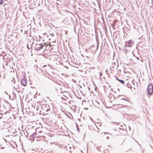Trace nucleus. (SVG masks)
<instances>
[{"instance_id": "obj_28", "label": "nucleus", "mask_w": 153, "mask_h": 153, "mask_svg": "<svg viewBox=\"0 0 153 153\" xmlns=\"http://www.w3.org/2000/svg\"><path fill=\"white\" fill-rule=\"evenodd\" d=\"M5 94H7V92H5Z\"/></svg>"}, {"instance_id": "obj_25", "label": "nucleus", "mask_w": 153, "mask_h": 153, "mask_svg": "<svg viewBox=\"0 0 153 153\" xmlns=\"http://www.w3.org/2000/svg\"><path fill=\"white\" fill-rule=\"evenodd\" d=\"M88 89L90 91V88L89 87H88Z\"/></svg>"}, {"instance_id": "obj_34", "label": "nucleus", "mask_w": 153, "mask_h": 153, "mask_svg": "<svg viewBox=\"0 0 153 153\" xmlns=\"http://www.w3.org/2000/svg\"><path fill=\"white\" fill-rule=\"evenodd\" d=\"M42 132V131H39V132Z\"/></svg>"}, {"instance_id": "obj_20", "label": "nucleus", "mask_w": 153, "mask_h": 153, "mask_svg": "<svg viewBox=\"0 0 153 153\" xmlns=\"http://www.w3.org/2000/svg\"><path fill=\"white\" fill-rule=\"evenodd\" d=\"M65 34H67V33H68L67 31H65Z\"/></svg>"}, {"instance_id": "obj_27", "label": "nucleus", "mask_w": 153, "mask_h": 153, "mask_svg": "<svg viewBox=\"0 0 153 153\" xmlns=\"http://www.w3.org/2000/svg\"><path fill=\"white\" fill-rule=\"evenodd\" d=\"M26 32V31H25V34Z\"/></svg>"}, {"instance_id": "obj_1", "label": "nucleus", "mask_w": 153, "mask_h": 153, "mask_svg": "<svg viewBox=\"0 0 153 153\" xmlns=\"http://www.w3.org/2000/svg\"><path fill=\"white\" fill-rule=\"evenodd\" d=\"M41 108L42 110H40V112H43L42 115H45L47 114L48 113V112L50 111V108L49 105H48L43 104L41 106Z\"/></svg>"}, {"instance_id": "obj_30", "label": "nucleus", "mask_w": 153, "mask_h": 153, "mask_svg": "<svg viewBox=\"0 0 153 153\" xmlns=\"http://www.w3.org/2000/svg\"><path fill=\"white\" fill-rule=\"evenodd\" d=\"M16 136V135H13V136Z\"/></svg>"}, {"instance_id": "obj_15", "label": "nucleus", "mask_w": 153, "mask_h": 153, "mask_svg": "<svg viewBox=\"0 0 153 153\" xmlns=\"http://www.w3.org/2000/svg\"><path fill=\"white\" fill-rule=\"evenodd\" d=\"M3 114L0 113V119H1L2 118L1 116L3 115Z\"/></svg>"}, {"instance_id": "obj_13", "label": "nucleus", "mask_w": 153, "mask_h": 153, "mask_svg": "<svg viewBox=\"0 0 153 153\" xmlns=\"http://www.w3.org/2000/svg\"><path fill=\"white\" fill-rule=\"evenodd\" d=\"M3 0H0V5H1L3 4Z\"/></svg>"}, {"instance_id": "obj_2", "label": "nucleus", "mask_w": 153, "mask_h": 153, "mask_svg": "<svg viewBox=\"0 0 153 153\" xmlns=\"http://www.w3.org/2000/svg\"><path fill=\"white\" fill-rule=\"evenodd\" d=\"M45 43L43 44H36V49L37 51H44L46 48V46L45 45Z\"/></svg>"}, {"instance_id": "obj_3", "label": "nucleus", "mask_w": 153, "mask_h": 153, "mask_svg": "<svg viewBox=\"0 0 153 153\" xmlns=\"http://www.w3.org/2000/svg\"><path fill=\"white\" fill-rule=\"evenodd\" d=\"M147 92L148 95L149 96L152 95L153 93V86L151 84H149L148 86Z\"/></svg>"}, {"instance_id": "obj_17", "label": "nucleus", "mask_w": 153, "mask_h": 153, "mask_svg": "<svg viewBox=\"0 0 153 153\" xmlns=\"http://www.w3.org/2000/svg\"><path fill=\"white\" fill-rule=\"evenodd\" d=\"M124 52H125V53H127V51L126 49H125L124 50Z\"/></svg>"}, {"instance_id": "obj_31", "label": "nucleus", "mask_w": 153, "mask_h": 153, "mask_svg": "<svg viewBox=\"0 0 153 153\" xmlns=\"http://www.w3.org/2000/svg\"><path fill=\"white\" fill-rule=\"evenodd\" d=\"M22 30H21V31L22 32Z\"/></svg>"}, {"instance_id": "obj_23", "label": "nucleus", "mask_w": 153, "mask_h": 153, "mask_svg": "<svg viewBox=\"0 0 153 153\" xmlns=\"http://www.w3.org/2000/svg\"><path fill=\"white\" fill-rule=\"evenodd\" d=\"M136 58H137V59L138 60H139V57H136Z\"/></svg>"}, {"instance_id": "obj_12", "label": "nucleus", "mask_w": 153, "mask_h": 153, "mask_svg": "<svg viewBox=\"0 0 153 153\" xmlns=\"http://www.w3.org/2000/svg\"><path fill=\"white\" fill-rule=\"evenodd\" d=\"M100 146H97V147H96V149L97 150H98L99 151H100Z\"/></svg>"}, {"instance_id": "obj_21", "label": "nucleus", "mask_w": 153, "mask_h": 153, "mask_svg": "<svg viewBox=\"0 0 153 153\" xmlns=\"http://www.w3.org/2000/svg\"><path fill=\"white\" fill-rule=\"evenodd\" d=\"M106 138H107V139H109V137L108 136H107Z\"/></svg>"}, {"instance_id": "obj_29", "label": "nucleus", "mask_w": 153, "mask_h": 153, "mask_svg": "<svg viewBox=\"0 0 153 153\" xmlns=\"http://www.w3.org/2000/svg\"><path fill=\"white\" fill-rule=\"evenodd\" d=\"M7 113V112H5V113H4V114H6V113Z\"/></svg>"}, {"instance_id": "obj_19", "label": "nucleus", "mask_w": 153, "mask_h": 153, "mask_svg": "<svg viewBox=\"0 0 153 153\" xmlns=\"http://www.w3.org/2000/svg\"><path fill=\"white\" fill-rule=\"evenodd\" d=\"M52 36H54V34L53 33H52L51 34H50Z\"/></svg>"}, {"instance_id": "obj_18", "label": "nucleus", "mask_w": 153, "mask_h": 153, "mask_svg": "<svg viewBox=\"0 0 153 153\" xmlns=\"http://www.w3.org/2000/svg\"><path fill=\"white\" fill-rule=\"evenodd\" d=\"M29 135V133H28L26 135V136L27 137Z\"/></svg>"}, {"instance_id": "obj_32", "label": "nucleus", "mask_w": 153, "mask_h": 153, "mask_svg": "<svg viewBox=\"0 0 153 153\" xmlns=\"http://www.w3.org/2000/svg\"><path fill=\"white\" fill-rule=\"evenodd\" d=\"M115 131H116V128H115Z\"/></svg>"}, {"instance_id": "obj_7", "label": "nucleus", "mask_w": 153, "mask_h": 153, "mask_svg": "<svg viewBox=\"0 0 153 153\" xmlns=\"http://www.w3.org/2000/svg\"><path fill=\"white\" fill-rule=\"evenodd\" d=\"M30 139L32 140L31 139H33L35 138V134H32L31 135H30Z\"/></svg>"}, {"instance_id": "obj_26", "label": "nucleus", "mask_w": 153, "mask_h": 153, "mask_svg": "<svg viewBox=\"0 0 153 153\" xmlns=\"http://www.w3.org/2000/svg\"><path fill=\"white\" fill-rule=\"evenodd\" d=\"M3 106L4 107V108H6V107H5V105H3Z\"/></svg>"}, {"instance_id": "obj_24", "label": "nucleus", "mask_w": 153, "mask_h": 153, "mask_svg": "<svg viewBox=\"0 0 153 153\" xmlns=\"http://www.w3.org/2000/svg\"><path fill=\"white\" fill-rule=\"evenodd\" d=\"M4 147H1V149H4Z\"/></svg>"}, {"instance_id": "obj_22", "label": "nucleus", "mask_w": 153, "mask_h": 153, "mask_svg": "<svg viewBox=\"0 0 153 153\" xmlns=\"http://www.w3.org/2000/svg\"><path fill=\"white\" fill-rule=\"evenodd\" d=\"M44 72H43V71H42V75H44Z\"/></svg>"}, {"instance_id": "obj_8", "label": "nucleus", "mask_w": 153, "mask_h": 153, "mask_svg": "<svg viewBox=\"0 0 153 153\" xmlns=\"http://www.w3.org/2000/svg\"><path fill=\"white\" fill-rule=\"evenodd\" d=\"M122 100H124L126 101H129V99L128 98H122L121 99Z\"/></svg>"}, {"instance_id": "obj_35", "label": "nucleus", "mask_w": 153, "mask_h": 153, "mask_svg": "<svg viewBox=\"0 0 153 153\" xmlns=\"http://www.w3.org/2000/svg\"><path fill=\"white\" fill-rule=\"evenodd\" d=\"M119 128L121 129V128Z\"/></svg>"}, {"instance_id": "obj_11", "label": "nucleus", "mask_w": 153, "mask_h": 153, "mask_svg": "<svg viewBox=\"0 0 153 153\" xmlns=\"http://www.w3.org/2000/svg\"><path fill=\"white\" fill-rule=\"evenodd\" d=\"M13 96L14 97V98L15 97H16V94L14 92H13Z\"/></svg>"}, {"instance_id": "obj_4", "label": "nucleus", "mask_w": 153, "mask_h": 153, "mask_svg": "<svg viewBox=\"0 0 153 153\" xmlns=\"http://www.w3.org/2000/svg\"><path fill=\"white\" fill-rule=\"evenodd\" d=\"M134 41L132 40H129L125 43V46L126 47H131L134 44Z\"/></svg>"}, {"instance_id": "obj_9", "label": "nucleus", "mask_w": 153, "mask_h": 153, "mask_svg": "<svg viewBox=\"0 0 153 153\" xmlns=\"http://www.w3.org/2000/svg\"><path fill=\"white\" fill-rule=\"evenodd\" d=\"M41 105H41L40 104L39 105V106L37 105V107L36 108L37 110H39L40 109L39 108H40V107H41Z\"/></svg>"}, {"instance_id": "obj_14", "label": "nucleus", "mask_w": 153, "mask_h": 153, "mask_svg": "<svg viewBox=\"0 0 153 153\" xmlns=\"http://www.w3.org/2000/svg\"><path fill=\"white\" fill-rule=\"evenodd\" d=\"M100 77H101L102 75V73L101 72L99 73Z\"/></svg>"}, {"instance_id": "obj_10", "label": "nucleus", "mask_w": 153, "mask_h": 153, "mask_svg": "<svg viewBox=\"0 0 153 153\" xmlns=\"http://www.w3.org/2000/svg\"><path fill=\"white\" fill-rule=\"evenodd\" d=\"M76 126L77 128V130L78 131H79V130L78 127V126L77 123L76 124Z\"/></svg>"}, {"instance_id": "obj_5", "label": "nucleus", "mask_w": 153, "mask_h": 153, "mask_svg": "<svg viewBox=\"0 0 153 153\" xmlns=\"http://www.w3.org/2000/svg\"><path fill=\"white\" fill-rule=\"evenodd\" d=\"M21 82L22 85L25 86L27 85V80L25 78L22 79L21 80Z\"/></svg>"}, {"instance_id": "obj_33", "label": "nucleus", "mask_w": 153, "mask_h": 153, "mask_svg": "<svg viewBox=\"0 0 153 153\" xmlns=\"http://www.w3.org/2000/svg\"><path fill=\"white\" fill-rule=\"evenodd\" d=\"M86 57H87V58H88V56H86Z\"/></svg>"}, {"instance_id": "obj_6", "label": "nucleus", "mask_w": 153, "mask_h": 153, "mask_svg": "<svg viewBox=\"0 0 153 153\" xmlns=\"http://www.w3.org/2000/svg\"><path fill=\"white\" fill-rule=\"evenodd\" d=\"M116 79L119 82H120L121 83L124 84V81L123 80H121L120 79H119L117 77H116Z\"/></svg>"}, {"instance_id": "obj_16", "label": "nucleus", "mask_w": 153, "mask_h": 153, "mask_svg": "<svg viewBox=\"0 0 153 153\" xmlns=\"http://www.w3.org/2000/svg\"><path fill=\"white\" fill-rule=\"evenodd\" d=\"M98 47H99V43H98L97 44V50L98 49Z\"/></svg>"}]
</instances>
